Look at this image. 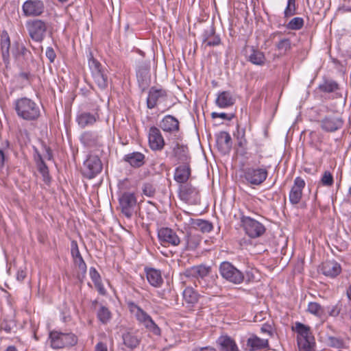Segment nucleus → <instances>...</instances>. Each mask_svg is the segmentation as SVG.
Segmentation results:
<instances>
[{
  "label": "nucleus",
  "instance_id": "f257e3e1",
  "mask_svg": "<svg viewBox=\"0 0 351 351\" xmlns=\"http://www.w3.org/2000/svg\"><path fill=\"white\" fill-rule=\"evenodd\" d=\"M17 117L26 121H36L41 117L40 106L27 97L16 99L13 104Z\"/></svg>",
  "mask_w": 351,
  "mask_h": 351
},
{
  "label": "nucleus",
  "instance_id": "f03ea898",
  "mask_svg": "<svg viewBox=\"0 0 351 351\" xmlns=\"http://www.w3.org/2000/svg\"><path fill=\"white\" fill-rule=\"evenodd\" d=\"M168 91L161 87L152 86L147 92L146 106L147 109H162L161 113L169 110L172 105H168Z\"/></svg>",
  "mask_w": 351,
  "mask_h": 351
},
{
  "label": "nucleus",
  "instance_id": "7ed1b4c3",
  "mask_svg": "<svg viewBox=\"0 0 351 351\" xmlns=\"http://www.w3.org/2000/svg\"><path fill=\"white\" fill-rule=\"evenodd\" d=\"M49 341L53 349L58 350L75 346L78 342V338L71 332H63L53 330L49 333Z\"/></svg>",
  "mask_w": 351,
  "mask_h": 351
},
{
  "label": "nucleus",
  "instance_id": "20e7f679",
  "mask_svg": "<svg viewBox=\"0 0 351 351\" xmlns=\"http://www.w3.org/2000/svg\"><path fill=\"white\" fill-rule=\"evenodd\" d=\"M87 57L88 66L95 82L100 89H106L108 87V75L105 69L101 64L93 57L90 50H89Z\"/></svg>",
  "mask_w": 351,
  "mask_h": 351
},
{
  "label": "nucleus",
  "instance_id": "39448f33",
  "mask_svg": "<svg viewBox=\"0 0 351 351\" xmlns=\"http://www.w3.org/2000/svg\"><path fill=\"white\" fill-rule=\"evenodd\" d=\"M219 271L223 279L234 285H241L245 280V273L229 261L221 263Z\"/></svg>",
  "mask_w": 351,
  "mask_h": 351
},
{
  "label": "nucleus",
  "instance_id": "423d86ee",
  "mask_svg": "<svg viewBox=\"0 0 351 351\" xmlns=\"http://www.w3.org/2000/svg\"><path fill=\"white\" fill-rule=\"evenodd\" d=\"M268 169L265 166L250 167L243 169V178L251 186H260L268 176Z\"/></svg>",
  "mask_w": 351,
  "mask_h": 351
},
{
  "label": "nucleus",
  "instance_id": "0eeeda50",
  "mask_svg": "<svg viewBox=\"0 0 351 351\" xmlns=\"http://www.w3.org/2000/svg\"><path fill=\"white\" fill-rule=\"evenodd\" d=\"M240 221L245 233L251 239L258 238L266 231L263 223L250 217L241 215Z\"/></svg>",
  "mask_w": 351,
  "mask_h": 351
},
{
  "label": "nucleus",
  "instance_id": "6e6552de",
  "mask_svg": "<svg viewBox=\"0 0 351 351\" xmlns=\"http://www.w3.org/2000/svg\"><path fill=\"white\" fill-rule=\"evenodd\" d=\"M26 28L29 37L35 42L42 43L46 37L48 23L41 19L27 21Z\"/></svg>",
  "mask_w": 351,
  "mask_h": 351
},
{
  "label": "nucleus",
  "instance_id": "1a4fd4ad",
  "mask_svg": "<svg viewBox=\"0 0 351 351\" xmlns=\"http://www.w3.org/2000/svg\"><path fill=\"white\" fill-rule=\"evenodd\" d=\"M103 165L96 155H89L83 164L82 174L88 179L96 177L102 170Z\"/></svg>",
  "mask_w": 351,
  "mask_h": 351
},
{
  "label": "nucleus",
  "instance_id": "9d476101",
  "mask_svg": "<svg viewBox=\"0 0 351 351\" xmlns=\"http://www.w3.org/2000/svg\"><path fill=\"white\" fill-rule=\"evenodd\" d=\"M178 195L180 199L186 203L191 204L199 203L200 196L199 190L191 183L186 182L185 184H180Z\"/></svg>",
  "mask_w": 351,
  "mask_h": 351
},
{
  "label": "nucleus",
  "instance_id": "9b49d317",
  "mask_svg": "<svg viewBox=\"0 0 351 351\" xmlns=\"http://www.w3.org/2000/svg\"><path fill=\"white\" fill-rule=\"evenodd\" d=\"M158 239L160 243L164 247L178 246L182 242L177 232L167 227H162L158 230Z\"/></svg>",
  "mask_w": 351,
  "mask_h": 351
},
{
  "label": "nucleus",
  "instance_id": "f8f14e48",
  "mask_svg": "<svg viewBox=\"0 0 351 351\" xmlns=\"http://www.w3.org/2000/svg\"><path fill=\"white\" fill-rule=\"evenodd\" d=\"M45 10V5L42 0H27L22 5L23 14L26 17H38Z\"/></svg>",
  "mask_w": 351,
  "mask_h": 351
},
{
  "label": "nucleus",
  "instance_id": "ddd939ff",
  "mask_svg": "<svg viewBox=\"0 0 351 351\" xmlns=\"http://www.w3.org/2000/svg\"><path fill=\"white\" fill-rule=\"evenodd\" d=\"M319 123L322 130L326 132H335L343 127L344 121L340 115L331 114L325 116Z\"/></svg>",
  "mask_w": 351,
  "mask_h": 351
},
{
  "label": "nucleus",
  "instance_id": "4468645a",
  "mask_svg": "<svg viewBox=\"0 0 351 351\" xmlns=\"http://www.w3.org/2000/svg\"><path fill=\"white\" fill-rule=\"evenodd\" d=\"M119 202L122 213L127 218H130L136 205L135 195L133 193L124 192L119 197Z\"/></svg>",
  "mask_w": 351,
  "mask_h": 351
},
{
  "label": "nucleus",
  "instance_id": "2eb2a0df",
  "mask_svg": "<svg viewBox=\"0 0 351 351\" xmlns=\"http://www.w3.org/2000/svg\"><path fill=\"white\" fill-rule=\"evenodd\" d=\"M19 64L23 70H31L32 66H34L36 60L30 50L24 45L18 46Z\"/></svg>",
  "mask_w": 351,
  "mask_h": 351
},
{
  "label": "nucleus",
  "instance_id": "dca6fc26",
  "mask_svg": "<svg viewBox=\"0 0 351 351\" xmlns=\"http://www.w3.org/2000/svg\"><path fill=\"white\" fill-rule=\"evenodd\" d=\"M148 142L152 151H161L164 148L165 142L159 128L156 126L149 128Z\"/></svg>",
  "mask_w": 351,
  "mask_h": 351
},
{
  "label": "nucleus",
  "instance_id": "f3484780",
  "mask_svg": "<svg viewBox=\"0 0 351 351\" xmlns=\"http://www.w3.org/2000/svg\"><path fill=\"white\" fill-rule=\"evenodd\" d=\"M99 110V107L97 106L92 112H82L78 113L76 116V121L78 125L82 128L93 125L100 119L98 113Z\"/></svg>",
  "mask_w": 351,
  "mask_h": 351
},
{
  "label": "nucleus",
  "instance_id": "a211bd4d",
  "mask_svg": "<svg viewBox=\"0 0 351 351\" xmlns=\"http://www.w3.org/2000/svg\"><path fill=\"white\" fill-rule=\"evenodd\" d=\"M101 136L97 132L93 130H87L82 133L80 136L81 143L86 147H99L102 146L101 142Z\"/></svg>",
  "mask_w": 351,
  "mask_h": 351
},
{
  "label": "nucleus",
  "instance_id": "6ab92c4d",
  "mask_svg": "<svg viewBox=\"0 0 351 351\" xmlns=\"http://www.w3.org/2000/svg\"><path fill=\"white\" fill-rule=\"evenodd\" d=\"M136 78L139 88L142 92L145 91L151 83L149 67L145 64H141L136 70Z\"/></svg>",
  "mask_w": 351,
  "mask_h": 351
},
{
  "label": "nucleus",
  "instance_id": "aec40b11",
  "mask_svg": "<svg viewBox=\"0 0 351 351\" xmlns=\"http://www.w3.org/2000/svg\"><path fill=\"white\" fill-rule=\"evenodd\" d=\"M305 184L304 179L301 177L298 176L295 178L289 195V202L291 204L295 205L300 203Z\"/></svg>",
  "mask_w": 351,
  "mask_h": 351
},
{
  "label": "nucleus",
  "instance_id": "412c9836",
  "mask_svg": "<svg viewBox=\"0 0 351 351\" xmlns=\"http://www.w3.org/2000/svg\"><path fill=\"white\" fill-rule=\"evenodd\" d=\"M216 143L218 150L222 154H228L232 149V142L230 134L221 131L216 134Z\"/></svg>",
  "mask_w": 351,
  "mask_h": 351
},
{
  "label": "nucleus",
  "instance_id": "4be33fe9",
  "mask_svg": "<svg viewBox=\"0 0 351 351\" xmlns=\"http://www.w3.org/2000/svg\"><path fill=\"white\" fill-rule=\"evenodd\" d=\"M183 305L189 310H193L198 303L201 295L193 288L188 287L182 293Z\"/></svg>",
  "mask_w": 351,
  "mask_h": 351
},
{
  "label": "nucleus",
  "instance_id": "5701e85b",
  "mask_svg": "<svg viewBox=\"0 0 351 351\" xmlns=\"http://www.w3.org/2000/svg\"><path fill=\"white\" fill-rule=\"evenodd\" d=\"M122 339L124 346L133 350L140 345L142 337L137 331H126L122 334Z\"/></svg>",
  "mask_w": 351,
  "mask_h": 351
},
{
  "label": "nucleus",
  "instance_id": "b1692460",
  "mask_svg": "<svg viewBox=\"0 0 351 351\" xmlns=\"http://www.w3.org/2000/svg\"><path fill=\"white\" fill-rule=\"evenodd\" d=\"M170 157L176 158L179 163H190L188 147L178 143H176L172 147V153Z\"/></svg>",
  "mask_w": 351,
  "mask_h": 351
},
{
  "label": "nucleus",
  "instance_id": "393cba45",
  "mask_svg": "<svg viewBox=\"0 0 351 351\" xmlns=\"http://www.w3.org/2000/svg\"><path fill=\"white\" fill-rule=\"evenodd\" d=\"M159 127L165 132L176 133L180 130V121L173 115H165L160 121Z\"/></svg>",
  "mask_w": 351,
  "mask_h": 351
},
{
  "label": "nucleus",
  "instance_id": "a878e982",
  "mask_svg": "<svg viewBox=\"0 0 351 351\" xmlns=\"http://www.w3.org/2000/svg\"><path fill=\"white\" fill-rule=\"evenodd\" d=\"M202 43L206 46L215 47L221 44V38L215 33V28L213 25L205 29L202 34Z\"/></svg>",
  "mask_w": 351,
  "mask_h": 351
},
{
  "label": "nucleus",
  "instance_id": "bb28decb",
  "mask_svg": "<svg viewBox=\"0 0 351 351\" xmlns=\"http://www.w3.org/2000/svg\"><path fill=\"white\" fill-rule=\"evenodd\" d=\"M320 271L326 276L335 278L341 272V267L334 260L326 261L320 266Z\"/></svg>",
  "mask_w": 351,
  "mask_h": 351
},
{
  "label": "nucleus",
  "instance_id": "cd10ccee",
  "mask_svg": "<svg viewBox=\"0 0 351 351\" xmlns=\"http://www.w3.org/2000/svg\"><path fill=\"white\" fill-rule=\"evenodd\" d=\"M191 175V169L189 163L182 164L175 169L173 178L180 184H185Z\"/></svg>",
  "mask_w": 351,
  "mask_h": 351
},
{
  "label": "nucleus",
  "instance_id": "c85d7f7f",
  "mask_svg": "<svg viewBox=\"0 0 351 351\" xmlns=\"http://www.w3.org/2000/svg\"><path fill=\"white\" fill-rule=\"evenodd\" d=\"M211 271V267L205 265L193 266L187 269L185 275L187 277L204 279L207 277Z\"/></svg>",
  "mask_w": 351,
  "mask_h": 351
},
{
  "label": "nucleus",
  "instance_id": "c756f323",
  "mask_svg": "<svg viewBox=\"0 0 351 351\" xmlns=\"http://www.w3.org/2000/svg\"><path fill=\"white\" fill-rule=\"evenodd\" d=\"M236 101L232 93L229 90L219 92L215 100L216 105L221 108H226L234 104Z\"/></svg>",
  "mask_w": 351,
  "mask_h": 351
},
{
  "label": "nucleus",
  "instance_id": "7c9ffc66",
  "mask_svg": "<svg viewBox=\"0 0 351 351\" xmlns=\"http://www.w3.org/2000/svg\"><path fill=\"white\" fill-rule=\"evenodd\" d=\"M123 160L134 168H139L145 163V156L138 152L129 153L123 156Z\"/></svg>",
  "mask_w": 351,
  "mask_h": 351
},
{
  "label": "nucleus",
  "instance_id": "2f4dec72",
  "mask_svg": "<svg viewBox=\"0 0 351 351\" xmlns=\"http://www.w3.org/2000/svg\"><path fill=\"white\" fill-rule=\"evenodd\" d=\"M182 234H184V238L182 243L185 250H195L201 242V238L199 235L193 234L191 231H186L184 232L180 231Z\"/></svg>",
  "mask_w": 351,
  "mask_h": 351
},
{
  "label": "nucleus",
  "instance_id": "473e14b6",
  "mask_svg": "<svg viewBox=\"0 0 351 351\" xmlns=\"http://www.w3.org/2000/svg\"><path fill=\"white\" fill-rule=\"evenodd\" d=\"M250 351H255L269 347L268 339H261L256 335H252L247 340L246 343Z\"/></svg>",
  "mask_w": 351,
  "mask_h": 351
},
{
  "label": "nucleus",
  "instance_id": "72a5a7b5",
  "mask_svg": "<svg viewBox=\"0 0 351 351\" xmlns=\"http://www.w3.org/2000/svg\"><path fill=\"white\" fill-rule=\"evenodd\" d=\"M0 45L3 61L5 64H8L10 61V38L6 30L1 32Z\"/></svg>",
  "mask_w": 351,
  "mask_h": 351
},
{
  "label": "nucleus",
  "instance_id": "f704fd0d",
  "mask_svg": "<svg viewBox=\"0 0 351 351\" xmlns=\"http://www.w3.org/2000/svg\"><path fill=\"white\" fill-rule=\"evenodd\" d=\"M220 351H239L235 341L228 335H221L216 341Z\"/></svg>",
  "mask_w": 351,
  "mask_h": 351
},
{
  "label": "nucleus",
  "instance_id": "c9c22d12",
  "mask_svg": "<svg viewBox=\"0 0 351 351\" xmlns=\"http://www.w3.org/2000/svg\"><path fill=\"white\" fill-rule=\"evenodd\" d=\"M145 273L147 281L149 283L154 287H159L163 283L161 271L154 268H145Z\"/></svg>",
  "mask_w": 351,
  "mask_h": 351
},
{
  "label": "nucleus",
  "instance_id": "e433bc0d",
  "mask_svg": "<svg viewBox=\"0 0 351 351\" xmlns=\"http://www.w3.org/2000/svg\"><path fill=\"white\" fill-rule=\"evenodd\" d=\"M297 341L300 351H312L315 345V337L312 332L304 337H297Z\"/></svg>",
  "mask_w": 351,
  "mask_h": 351
},
{
  "label": "nucleus",
  "instance_id": "4c0bfd02",
  "mask_svg": "<svg viewBox=\"0 0 351 351\" xmlns=\"http://www.w3.org/2000/svg\"><path fill=\"white\" fill-rule=\"evenodd\" d=\"M248 61L255 65L263 66L265 63V56L264 53L254 47L251 48L250 53L248 56Z\"/></svg>",
  "mask_w": 351,
  "mask_h": 351
},
{
  "label": "nucleus",
  "instance_id": "58836bf2",
  "mask_svg": "<svg viewBox=\"0 0 351 351\" xmlns=\"http://www.w3.org/2000/svg\"><path fill=\"white\" fill-rule=\"evenodd\" d=\"M193 228L196 230H200L203 233L210 232L213 228V224L211 222L207 220L202 219H191Z\"/></svg>",
  "mask_w": 351,
  "mask_h": 351
},
{
  "label": "nucleus",
  "instance_id": "ea45409f",
  "mask_svg": "<svg viewBox=\"0 0 351 351\" xmlns=\"http://www.w3.org/2000/svg\"><path fill=\"white\" fill-rule=\"evenodd\" d=\"M339 84L332 80L324 79L323 82L318 86V89L325 93H331L338 90Z\"/></svg>",
  "mask_w": 351,
  "mask_h": 351
},
{
  "label": "nucleus",
  "instance_id": "a19ab883",
  "mask_svg": "<svg viewBox=\"0 0 351 351\" xmlns=\"http://www.w3.org/2000/svg\"><path fill=\"white\" fill-rule=\"evenodd\" d=\"M97 317L102 324H107L112 319V313L108 307L101 304L97 312Z\"/></svg>",
  "mask_w": 351,
  "mask_h": 351
},
{
  "label": "nucleus",
  "instance_id": "79ce46f5",
  "mask_svg": "<svg viewBox=\"0 0 351 351\" xmlns=\"http://www.w3.org/2000/svg\"><path fill=\"white\" fill-rule=\"evenodd\" d=\"M141 325H143L147 331L152 333L154 335L158 337L161 336V329L155 323L151 316H149V317Z\"/></svg>",
  "mask_w": 351,
  "mask_h": 351
},
{
  "label": "nucleus",
  "instance_id": "37998d69",
  "mask_svg": "<svg viewBox=\"0 0 351 351\" xmlns=\"http://www.w3.org/2000/svg\"><path fill=\"white\" fill-rule=\"evenodd\" d=\"M327 308L328 314L330 317H337L340 316L341 319H344L347 315L346 311L342 312L343 305L340 301H339L335 305L328 306Z\"/></svg>",
  "mask_w": 351,
  "mask_h": 351
},
{
  "label": "nucleus",
  "instance_id": "c03bdc74",
  "mask_svg": "<svg viewBox=\"0 0 351 351\" xmlns=\"http://www.w3.org/2000/svg\"><path fill=\"white\" fill-rule=\"evenodd\" d=\"M73 260L75 266L77 267L79 270L77 277L80 280H82L86 276L87 271L86 264L82 257Z\"/></svg>",
  "mask_w": 351,
  "mask_h": 351
},
{
  "label": "nucleus",
  "instance_id": "a18cd8bd",
  "mask_svg": "<svg viewBox=\"0 0 351 351\" xmlns=\"http://www.w3.org/2000/svg\"><path fill=\"white\" fill-rule=\"evenodd\" d=\"M276 47L280 54L285 55L291 49V41L290 38H282L276 43Z\"/></svg>",
  "mask_w": 351,
  "mask_h": 351
},
{
  "label": "nucleus",
  "instance_id": "49530a36",
  "mask_svg": "<svg viewBox=\"0 0 351 351\" xmlns=\"http://www.w3.org/2000/svg\"><path fill=\"white\" fill-rule=\"evenodd\" d=\"M327 345L336 349H343L346 348L345 341L340 337L328 336Z\"/></svg>",
  "mask_w": 351,
  "mask_h": 351
},
{
  "label": "nucleus",
  "instance_id": "de8ad7c7",
  "mask_svg": "<svg viewBox=\"0 0 351 351\" xmlns=\"http://www.w3.org/2000/svg\"><path fill=\"white\" fill-rule=\"evenodd\" d=\"M292 330L297 333V337H304L311 332L310 326L299 322H295V326L292 327Z\"/></svg>",
  "mask_w": 351,
  "mask_h": 351
},
{
  "label": "nucleus",
  "instance_id": "09e8293b",
  "mask_svg": "<svg viewBox=\"0 0 351 351\" xmlns=\"http://www.w3.org/2000/svg\"><path fill=\"white\" fill-rule=\"evenodd\" d=\"M307 311L319 318L322 317L324 314V308L319 303L315 302L308 303Z\"/></svg>",
  "mask_w": 351,
  "mask_h": 351
},
{
  "label": "nucleus",
  "instance_id": "8fccbe9b",
  "mask_svg": "<svg viewBox=\"0 0 351 351\" xmlns=\"http://www.w3.org/2000/svg\"><path fill=\"white\" fill-rule=\"evenodd\" d=\"M304 19L302 17H294L287 25V28L291 30H299L304 26Z\"/></svg>",
  "mask_w": 351,
  "mask_h": 351
},
{
  "label": "nucleus",
  "instance_id": "3c124183",
  "mask_svg": "<svg viewBox=\"0 0 351 351\" xmlns=\"http://www.w3.org/2000/svg\"><path fill=\"white\" fill-rule=\"evenodd\" d=\"M38 171L43 176V180L47 185L49 186L51 182V177L49 175V168L46 163H42L40 167H37Z\"/></svg>",
  "mask_w": 351,
  "mask_h": 351
},
{
  "label": "nucleus",
  "instance_id": "603ef678",
  "mask_svg": "<svg viewBox=\"0 0 351 351\" xmlns=\"http://www.w3.org/2000/svg\"><path fill=\"white\" fill-rule=\"evenodd\" d=\"M295 0H287V5L284 11L285 18L291 17L297 14Z\"/></svg>",
  "mask_w": 351,
  "mask_h": 351
},
{
  "label": "nucleus",
  "instance_id": "864d4df0",
  "mask_svg": "<svg viewBox=\"0 0 351 351\" xmlns=\"http://www.w3.org/2000/svg\"><path fill=\"white\" fill-rule=\"evenodd\" d=\"M237 145L241 150H239V153L241 156H244L247 154V141L245 137V132H243L241 136L237 137Z\"/></svg>",
  "mask_w": 351,
  "mask_h": 351
},
{
  "label": "nucleus",
  "instance_id": "5fc2aeb1",
  "mask_svg": "<svg viewBox=\"0 0 351 351\" xmlns=\"http://www.w3.org/2000/svg\"><path fill=\"white\" fill-rule=\"evenodd\" d=\"M143 193L147 197H152L155 195L156 188L151 183H145L143 186Z\"/></svg>",
  "mask_w": 351,
  "mask_h": 351
},
{
  "label": "nucleus",
  "instance_id": "6e6d98bb",
  "mask_svg": "<svg viewBox=\"0 0 351 351\" xmlns=\"http://www.w3.org/2000/svg\"><path fill=\"white\" fill-rule=\"evenodd\" d=\"M321 182L324 186H332L334 182L333 176L332 173L328 171H326L323 174V176L321 179Z\"/></svg>",
  "mask_w": 351,
  "mask_h": 351
},
{
  "label": "nucleus",
  "instance_id": "4d7b16f0",
  "mask_svg": "<svg viewBox=\"0 0 351 351\" xmlns=\"http://www.w3.org/2000/svg\"><path fill=\"white\" fill-rule=\"evenodd\" d=\"M211 117L213 119L221 118L224 120L231 121L233 118L235 117V113H225V112H213L211 113Z\"/></svg>",
  "mask_w": 351,
  "mask_h": 351
},
{
  "label": "nucleus",
  "instance_id": "13d9d810",
  "mask_svg": "<svg viewBox=\"0 0 351 351\" xmlns=\"http://www.w3.org/2000/svg\"><path fill=\"white\" fill-rule=\"evenodd\" d=\"M71 254L73 259L82 257L78 247L77 242L73 240L71 243Z\"/></svg>",
  "mask_w": 351,
  "mask_h": 351
},
{
  "label": "nucleus",
  "instance_id": "bf43d9fd",
  "mask_svg": "<svg viewBox=\"0 0 351 351\" xmlns=\"http://www.w3.org/2000/svg\"><path fill=\"white\" fill-rule=\"evenodd\" d=\"M126 304L129 311L134 316L136 315V314H138L140 311L143 310V308L140 306L136 304L133 301H127Z\"/></svg>",
  "mask_w": 351,
  "mask_h": 351
},
{
  "label": "nucleus",
  "instance_id": "052dcab7",
  "mask_svg": "<svg viewBox=\"0 0 351 351\" xmlns=\"http://www.w3.org/2000/svg\"><path fill=\"white\" fill-rule=\"evenodd\" d=\"M261 333L267 334L270 337H273L274 333L272 326L269 323H265L262 325L261 327Z\"/></svg>",
  "mask_w": 351,
  "mask_h": 351
},
{
  "label": "nucleus",
  "instance_id": "680f3d73",
  "mask_svg": "<svg viewBox=\"0 0 351 351\" xmlns=\"http://www.w3.org/2000/svg\"><path fill=\"white\" fill-rule=\"evenodd\" d=\"M89 274H90V277L92 281L93 282V283L97 282L99 280H101L100 274H99V272L97 271V269L95 267H91L90 268Z\"/></svg>",
  "mask_w": 351,
  "mask_h": 351
},
{
  "label": "nucleus",
  "instance_id": "e2e57ef3",
  "mask_svg": "<svg viewBox=\"0 0 351 351\" xmlns=\"http://www.w3.org/2000/svg\"><path fill=\"white\" fill-rule=\"evenodd\" d=\"M45 56L49 60L50 63L54 62L56 58V53L51 47H48L46 49Z\"/></svg>",
  "mask_w": 351,
  "mask_h": 351
},
{
  "label": "nucleus",
  "instance_id": "0e129e2a",
  "mask_svg": "<svg viewBox=\"0 0 351 351\" xmlns=\"http://www.w3.org/2000/svg\"><path fill=\"white\" fill-rule=\"evenodd\" d=\"M149 316L150 315L143 309L138 314H136L135 318L138 324L141 325L149 317Z\"/></svg>",
  "mask_w": 351,
  "mask_h": 351
},
{
  "label": "nucleus",
  "instance_id": "69168bd1",
  "mask_svg": "<svg viewBox=\"0 0 351 351\" xmlns=\"http://www.w3.org/2000/svg\"><path fill=\"white\" fill-rule=\"evenodd\" d=\"M30 71L31 70H24L23 71H21L19 75H18V77L22 80H24L27 82H28L29 83L30 82V79H31V77H32V75H31V73H30Z\"/></svg>",
  "mask_w": 351,
  "mask_h": 351
},
{
  "label": "nucleus",
  "instance_id": "338daca9",
  "mask_svg": "<svg viewBox=\"0 0 351 351\" xmlns=\"http://www.w3.org/2000/svg\"><path fill=\"white\" fill-rule=\"evenodd\" d=\"M26 271L22 269H19L16 273V280L19 282H23L24 279L26 278Z\"/></svg>",
  "mask_w": 351,
  "mask_h": 351
},
{
  "label": "nucleus",
  "instance_id": "774afa93",
  "mask_svg": "<svg viewBox=\"0 0 351 351\" xmlns=\"http://www.w3.org/2000/svg\"><path fill=\"white\" fill-rule=\"evenodd\" d=\"M191 351H217V350L212 346H204L194 348Z\"/></svg>",
  "mask_w": 351,
  "mask_h": 351
}]
</instances>
